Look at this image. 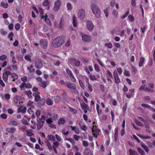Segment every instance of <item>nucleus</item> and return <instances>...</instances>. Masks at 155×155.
<instances>
[{"instance_id":"obj_1","label":"nucleus","mask_w":155,"mask_h":155,"mask_svg":"<svg viewBox=\"0 0 155 155\" xmlns=\"http://www.w3.org/2000/svg\"><path fill=\"white\" fill-rule=\"evenodd\" d=\"M64 42V40L62 37H57L53 40L52 46L54 48H58L61 46Z\"/></svg>"},{"instance_id":"obj_2","label":"nucleus","mask_w":155,"mask_h":155,"mask_svg":"<svg viewBox=\"0 0 155 155\" xmlns=\"http://www.w3.org/2000/svg\"><path fill=\"white\" fill-rule=\"evenodd\" d=\"M91 7L93 13L95 16L97 18H100L101 12L98 7L94 4H93Z\"/></svg>"},{"instance_id":"obj_3","label":"nucleus","mask_w":155,"mask_h":155,"mask_svg":"<svg viewBox=\"0 0 155 155\" xmlns=\"http://www.w3.org/2000/svg\"><path fill=\"white\" fill-rule=\"evenodd\" d=\"M24 100L23 97L19 95H15L14 98V101L16 106L19 107L21 105Z\"/></svg>"},{"instance_id":"obj_4","label":"nucleus","mask_w":155,"mask_h":155,"mask_svg":"<svg viewBox=\"0 0 155 155\" xmlns=\"http://www.w3.org/2000/svg\"><path fill=\"white\" fill-rule=\"evenodd\" d=\"M113 75L115 80V83L116 84H118L120 82V80L118 76L117 72L116 71H114L113 72Z\"/></svg>"},{"instance_id":"obj_5","label":"nucleus","mask_w":155,"mask_h":155,"mask_svg":"<svg viewBox=\"0 0 155 155\" xmlns=\"http://www.w3.org/2000/svg\"><path fill=\"white\" fill-rule=\"evenodd\" d=\"M66 71L67 74L69 75L71 81L73 82H75L76 79L74 78L71 71L68 68H67Z\"/></svg>"},{"instance_id":"obj_6","label":"nucleus","mask_w":155,"mask_h":155,"mask_svg":"<svg viewBox=\"0 0 155 155\" xmlns=\"http://www.w3.org/2000/svg\"><path fill=\"white\" fill-rule=\"evenodd\" d=\"M61 2L59 0H58L54 3V6L53 8V10L54 11H58L59 8L60 6L61 5Z\"/></svg>"},{"instance_id":"obj_7","label":"nucleus","mask_w":155,"mask_h":155,"mask_svg":"<svg viewBox=\"0 0 155 155\" xmlns=\"http://www.w3.org/2000/svg\"><path fill=\"white\" fill-rule=\"evenodd\" d=\"M85 15L84 11L82 9H79L78 12V18L81 19H83Z\"/></svg>"},{"instance_id":"obj_8","label":"nucleus","mask_w":155,"mask_h":155,"mask_svg":"<svg viewBox=\"0 0 155 155\" xmlns=\"http://www.w3.org/2000/svg\"><path fill=\"white\" fill-rule=\"evenodd\" d=\"M40 44L44 49H46L48 46V42L45 39H42L40 41Z\"/></svg>"},{"instance_id":"obj_9","label":"nucleus","mask_w":155,"mask_h":155,"mask_svg":"<svg viewBox=\"0 0 155 155\" xmlns=\"http://www.w3.org/2000/svg\"><path fill=\"white\" fill-rule=\"evenodd\" d=\"M41 19L44 18V20L47 24L49 26H51L52 23L50 21L49 18L48 17V16L46 14H45V15H43L41 16Z\"/></svg>"},{"instance_id":"obj_10","label":"nucleus","mask_w":155,"mask_h":155,"mask_svg":"<svg viewBox=\"0 0 155 155\" xmlns=\"http://www.w3.org/2000/svg\"><path fill=\"white\" fill-rule=\"evenodd\" d=\"M65 86L69 88L75 90L76 89V86L75 84L70 82L65 83Z\"/></svg>"},{"instance_id":"obj_11","label":"nucleus","mask_w":155,"mask_h":155,"mask_svg":"<svg viewBox=\"0 0 155 155\" xmlns=\"http://www.w3.org/2000/svg\"><path fill=\"white\" fill-rule=\"evenodd\" d=\"M82 40L85 42H90L91 41V37L90 35H84L82 36Z\"/></svg>"},{"instance_id":"obj_12","label":"nucleus","mask_w":155,"mask_h":155,"mask_svg":"<svg viewBox=\"0 0 155 155\" xmlns=\"http://www.w3.org/2000/svg\"><path fill=\"white\" fill-rule=\"evenodd\" d=\"M87 28L89 31H92L93 30L94 25L92 22L88 20L87 21Z\"/></svg>"},{"instance_id":"obj_13","label":"nucleus","mask_w":155,"mask_h":155,"mask_svg":"<svg viewBox=\"0 0 155 155\" xmlns=\"http://www.w3.org/2000/svg\"><path fill=\"white\" fill-rule=\"evenodd\" d=\"M39 92L34 93L33 94V96L35 97V102L38 101L41 99Z\"/></svg>"},{"instance_id":"obj_14","label":"nucleus","mask_w":155,"mask_h":155,"mask_svg":"<svg viewBox=\"0 0 155 155\" xmlns=\"http://www.w3.org/2000/svg\"><path fill=\"white\" fill-rule=\"evenodd\" d=\"M50 2L48 0H45L43 3V5L45 7H46V9L47 10H49L50 8L49 5Z\"/></svg>"},{"instance_id":"obj_15","label":"nucleus","mask_w":155,"mask_h":155,"mask_svg":"<svg viewBox=\"0 0 155 155\" xmlns=\"http://www.w3.org/2000/svg\"><path fill=\"white\" fill-rule=\"evenodd\" d=\"M35 67L38 69H41L43 66V64L40 60H38L35 62Z\"/></svg>"},{"instance_id":"obj_16","label":"nucleus","mask_w":155,"mask_h":155,"mask_svg":"<svg viewBox=\"0 0 155 155\" xmlns=\"http://www.w3.org/2000/svg\"><path fill=\"white\" fill-rule=\"evenodd\" d=\"M37 128L38 130L41 129L42 127L43 126L44 122L41 120H39L38 119H37Z\"/></svg>"},{"instance_id":"obj_17","label":"nucleus","mask_w":155,"mask_h":155,"mask_svg":"<svg viewBox=\"0 0 155 155\" xmlns=\"http://www.w3.org/2000/svg\"><path fill=\"white\" fill-rule=\"evenodd\" d=\"M27 111L30 115H31L30 117H31L32 119L35 118V116L34 115V112L31 108H29L27 110Z\"/></svg>"},{"instance_id":"obj_18","label":"nucleus","mask_w":155,"mask_h":155,"mask_svg":"<svg viewBox=\"0 0 155 155\" xmlns=\"http://www.w3.org/2000/svg\"><path fill=\"white\" fill-rule=\"evenodd\" d=\"M16 129L13 127H11L9 128H7L6 129V131L8 133L11 134H14L15 131H16Z\"/></svg>"},{"instance_id":"obj_19","label":"nucleus","mask_w":155,"mask_h":155,"mask_svg":"<svg viewBox=\"0 0 155 155\" xmlns=\"http://www.w3.org/2000/svg\"><path fill=\"white\" fill-rule=\"evenodd\" d=\"M53 100L56 103H59L61 101V98L59 96H56L53 97Z\"/></svg>"},{"instance_id":"obj_20","label":"nucleus","mask_w":155,"mask_h":155,"mask_svg":"<svg viewBox=\"0 0 155 155\" xmlns=\"http://www.w3.org/2000/svg\"><path fill=\"white\" fill-rule=\"evenodd\" d=\"M45 103L47 105L49 106H51L53 104V101L51 99L49 98L47 99Z\"/></svg>"},{"instance_id":"obj_21","label":"nucleus","mask_w":155,"mask_h":155,"mask_svg":"<svg viewBox=\"0 0 155 155\" xmlns=\"http://www.w3.org/2000/svg\"><path fill=\"white\" fill-rule=\"evenodd\" d=\"M27 69L30 73L34 72L35 71V69L33 68V66L32 64L30 66L28 67L27 68Z\"/></svg>"},{"instance_id":"obj_22","label":"nucleus","mask_w":155,"mask_h":155,"mask_svg":"<svg viewBox=\"0 0 155 155\" xmlns=\"http://www.w3.org/2000/svg\"><path fill=\"white\" fill-rule=\"evenodd\" d=\"M46 102V100L44 98L40 99V100L38 101V104L40 105H44Z\"/></svg>"},{"instance_id":"obj_23","label":"nucleus","mask_w":155,"mask_h":155,"mask_svg":"<svg viewBox=\"0 0 155 155\" xmlns=\"http://www.w3.org/2000/svg\"><path fill=\"white\" fill-rule=\"evenodd\" d=\"M129 155H139L137 152L131 149L129 150Z\"/></svg>"},{"instance_id":"obj_24","label":"nucleus","mask_w":155,"mask_h":155,"mask_svg":"<svg viewBox=\"0 0 155 155\" xmlns=\"http://www.w3.org/2000/svg\"><path fill=\"white\" fill-rule=\"evenodd\" d=\"M45 143L46 144V145L48 147V149L50 150H52L53 147L51 146V144L50 142L48 140H47L45 141Z\"/></svg>"},{"instance_id":"obj_25","label":"nucleus","mask_w":155,"mask_h":155,"mask_svg":"<svg viewBox=\"0 0 155 155\" xmlns=\"http://www.w3.org/2000/svg\"><path fill=\"white\" fill-rule=\"evenodd\" d=\"M141 147L144 149L145 151L147 153L149 152V148L145 143H142L141 145Z\"/></svg>"},{"instance_id":"obj_26","label":"nucleus","mask_w":155,"mask_h":155,"mask_svg":"<svg viewBox=\"0 0 155 155\" xmlns=\"http://www.w3.org/2000/svg\"><path fill=\"white\" fill-rule=\"evenodd\" d=\"M66 122L65 120L63 118H61L58 120V124L59 125L64 124Z\"/></svg>"},{"instance_id":"obj_27","label":"nucleus","mask_w":155,"mask_h":155,"mask_svg":"<svg viewBox=\"0 0 155 155\" xmlns=\"http://www.w3.org/2000/svg\"><path fill=\"white\" fill-rule=\"evenodd\" d=\"M145 58L143 57H141L140 58V62L139 65L140 67H142L143 64V63L144 62Z\"/></svg>"},{"instance_id":"obj_28","label":"nucleus","mask_w":155,"mask_h":155,"mask_svg":"<svg viewBox=\"0 0 155 155\" xmlns=\"http://www.w3.org/2000/svg\"><path fill=\"white\" fill-rule=\"evenodd\" d=\"M77 18L74 15L73 17V24L74 27H76L77 26Z\"/></svg>"},{"instance_id":"obj_29","label":"nucleus","mask_w":155,"mask_h":155,"mask_svg":"<svg viewBox=\"0 0 155 155\" xmlns=\"http://www.w3.org/2000/svg\"><path fill=\"white\" fill-rule=\"evenodd\" d=\"M8 76L6 74L4 73L3 74L2 79L5 82H7L8 80Z\"/></svg>"},{"instance_id":"obj_30","label":"nucleus","mask_w":155,"mask_h":155,"mask_svg":"<svg viewBox=\"0 0 155 155\" xmlns=\"http://www.w3.org/2000/svg\"><path fill=\"white\" fill-rule=\"evenodd\" d=\"M33 130L30 129L29 130H27L26 131L27 135L28 137H31L34 135V134L32 133Z\"/></svg>"},{"instance_id":"obj_31","label":"nucleus","mask_w":155,"mask_h":155,"mask_svg":"<svg viewBox=\"0 0 155 155\" xmlns=\"http://www.w3.org/2000/svg\"><path fill=\"white\" fill-rule=\"evenodd\" d=\"M47 137L48 139L50 140L54 141L55 140V137L54 136L52 135H48Z\"/></svg>"},{"instance_id":"obj_32","label":"nucleus","mask_w":155,"mask_h":155,"mask_svg":"<svg viewBox=\"0 0 155 155\" xmlns=\"http://www.w3.org/2000/svg\"><path fill=\"white\" fill-rule=\"evenodd\" d=\"M25 94H26L29 98H32V92L30 90H29L28 91H25Z\"/></svg>"},{"instance_id":"obj_33","label":"nucleus","mask_w":155,"mask_h":155,"mask_svg":"<svg viewBox=\"0 0 155 155\" xmlns=\"http://www.w3.org/2000/svg\"><path fill=\"white\" fill-rule=\"evenodd\" d=\"M139 136L140 137L143 139H149L151 138V137L150 136L148 135H140Z\"/></svg>"},{"instance_id":"obj_34","label":"nucleus","mask_w":155,"mask_h":155,"mask_svg":"<svg viewBox=\"0 0 155 155\" xmlns=\"http://www.w3.org/2000/svg\"><path fill=\"white\" fill-rule=\"evenodd\" d=\"M12 77L13 78V81H14L15 80L17 79L18 78V76L15 73H12Z\"/></svg>"},{"instance_id":"obj_35","label":"nucleus","mask_w":155,"mask_h":155,"mask_svg":"<svg viewBox=\"0 0 155 155\" xmlns=\"http://www.w3.org/2000/svg\"><path fill=\"white\" fill-rule=\"evenodd\" d=\"M14 36V34L13 32H10L8 35V37L10 39V41H12L13 40V38Z\"/></svg>"},{"instance_id":"obj_36","label":"nucleus","mask_w":155,"mask_h":155,"mask_svg":"<svg viewBox=\"0 0 155 155\" xmlns=\"http://www.w3.org/2000/svg\"><path fill=\"white\" fill-rule=\"evenodd\" d=\"M64 20L61 18L59 24V28H62L64 25Z\"/></svg>"},{"instance_id":"obj_37","label":"nucleus","mask_w":155,"mask_h":155,"mask_svg":"<svg viewBox=\"0 0 155 155\" xmlns=\"http://www.w3.org/2000/svg\"><path fill=\"white\" fill-rule=\"evenodd\" d=\"M51 117L53 120H56L58 117V114L56 113L52 114L51 115Z\"/></svg>"},{"instance_id":"obj_38","label":"nucleus","mask_w":155,"mask_h":155,"mask_svg":"<svg viewBox=\"0 0 155 155\" xmlns=\"http://www.w3.org/2000/svg\"><path fill=\"white\" fill-rule=\"evenodd\" d=\"M39 85L41 87L45 88L46 87V82L45 81H42L40 83Z\"/></svg>"},{"instance_id":"obj_39","label":"nucleus","mask_w":155,"mask_h":155,"mask_svg":"<svg viewBox=\"0 0 155 155\" xmlns=\"http://www.w3.org/2000/svg\"><path fill=\"white\" fill-rule=\"evenodd\" d=\"M94 68L95 71L97 72L100 71V69L98 65L96 64H94Z\"/></svg>"},{"instance_id":"obj_40","label":"nucleus","mask_w":155,"mask_h":155,"mask_svg":"<svg viewBox=\"0 0 155 155\" xmlns=\"http://www.w3.org/2000/svg\"><path fill=\"white\" fill-rule=\"evenodd\" d=\"M131 67L132 73H134V74H136L137 72V70L133 65H132Z\"/></svg>"},{"instance_id":"obj_41","label":"nucleus","mask_w":155,"mask_h":155,"mask_svg":"<svg viewBox=\"0 0 155 155\" xmlns=\"http://www.w3.org/2000/svg\"><path fill=\"white\" fill-rule=\"evenodd\" d=\"M7 58V56L3 54L0 56V61H3L6 60Z\"/></svg>"},{"instance_id":"obj_42","label":"nucleus","mask_w":155,"mask_h":155,"mask_svg":"<svg viewBox=\"0 0 155 155\" xmlns=\"http://www.w3.org/2000/svg\"><path fill=\"white\" fill-rule=\"evenodd\" d=\"M9 125H12L14 126H17L18 124L17 122L15 120H11L9 123Z\"/></svg>"},{"instance_id":"obj_43","label":"nucleus","mask_w":155,"mask_h":155,"mask_svg":"<svg viewBox=\"0 0 155 155\" xmlns=\"http://www.w3.org/2000/svg\"><path fill=\"white\" fill-rule=\"evenodd\" d=\"M54 61L53 62L54 64L56 66H59L61 64L60 61L59 60H54Z\"/></svg>"},{"instance_id":"obj_44","label":"nucleus","mask_w":155,"mask_h":155,"mask_svg":"<svg viewBox=\"0 0 155 155\" xmlns=\"http://www.w3.org/2000/svg\"><path fill=\"white\" fill-rule=\"evenodd\" d=\"M137 150L138 153L140 155H144L145 153L140 148H137Z\"/></svg>"},{"instance_id":"obj_45","label":"nucleus","mask_w":155,"mask_h":155,"mask_svg":"<svg viewBox=\"0 0 155 155\" xmlns=\"http://www.w3.org/2000/svg\"><path fill=\"white\" fill-rule=\"evenodd\" d=\"M147 28V25H144L143 26H141L140 27V29L141 30L142 32L143 33L146 29Z\"/></svg>"},{"instance_id":"obj_46","label":"nucleus","mask_w":155,"mask_h":155,"mask_svg":"<svg viewBox=\"0 0 155 155\" xmlns=\"http://www.w3.org/2000/svg\"><path fill=\"white\" fill-rule=\"evenodd\" d=\"M90 78L92 81H97V79L96 78L95 75L94 74H91L90 75Z\"/></svg>"},{"instance_id":"obj_47","label":"nucleus","mask_w":155,"mask_h":155,"mask_svg":"<svg viewBox=\"0 0 155 155\" xmlns=\"http://www.w3.org/2000/svg\"><path fill=\"white\" fill-rule=\"evenodd\" d=\"M8 5L7 3H5L3 2L1 3V6L4 8H8Z\"/></svg>"},{"instance_id":"obj_48","label":"nucleus","mask_w":155,"mask_h":155,"mask_svg":"<svg viewBox=\"0 0 155 155\" xmlns=\"http://www.w3.org/2000/svg\"><path fill=\"white\" fill-rule=\"evenodd\" d=\"M112 14L116 18H118V12L117 11L115 10L114 9L112 12Z\"/></svg>"},{"instance_id":"obj_49","label":"nucleus","mask_w":155,"mask_h":155,"mask_svg":"<svg viewBox=\"0 0 155 155\" xmlns=\"http://www.w3.org/2000/svg\"><path fill=\"white\" fill-rule=\"evenodd\" d=\"M25 83H22L19 86V87L21 90H24L25 89Z\"/></svg>"},{"instance_id":"obj_50","label":"nucleus","mask_w":155,"mask_h":155,"mask_svg":"<svg viewBox=\"0 0 155 155\" xmlns=\"http://www.w3.org/2000/svg\"><path fill=\"white\" fill-rule=\"evenodd\" d=\"M53 144V146L52 147H55V148H58L59 145V143L58 142L55 141L54 142Z\"/></svg>"},{"instance_id":"obj_51","label":"nucleus","mask_w":155,"mask_h":155,"mask_svg":"<svg viewBox=\"0 0 155 155\" xmlns=\"http://www.w3.org/2000/svg\"><path fill=\"white\" fill-rule=\"evenodd\" d=\"M128 18L131 22H133L134 21V16L132 15H129Z\"/></svg>"},{"instance_id":"obj_52","label":"nucleus","mask_w":155,"mask_h":155,"mask_svg":"<svg viewBox=\"0 0 155 155\" xmlns=\"http://www.w3.org/2000/svg\"><path fill=\"white\" fill-rule=\"evenodd\" d=\"M124 74L126 77H130V76L129 71L126 70H125L124 71Z\"/></svg>"},{"instance_id":"obj_53","label":"nucleus","mask_w":155,"mask_h":155,"mask_svg":"<svg viewBox=\"0 0 155 155\" xmlns=\"http://www.w3.org/2000/svg\"><path fill=\"white\" fill-rule=\"evenodd\" d=\"M66 140L70 141L72 145H74L75 143V141L73 139L71 138H69L66 139Z\"/></svg>"},{"instance_id":"obj_54","label":"nucleus","mask_w":155,"mask_h":155,"mask_svg":"<svg viewBox=\"0 0 155 155\" xmlns=\"http://www.w3.org/2000/svg\"><path fill=\"white\" fill-rule=\"evenodd\" d=\"M144 90L145 91H147L148 92H154V90L151 89H150L148 87H146L144 89Z\"/></svg>"},{"instance_id":"obj_55","label":"nucleus","mask_w":155,"mask_h":155,"mask_svg":"<svg viewBox=\"0 0 155 155\" xmlns=\"http://www.w3.org/2000/svg\"><path fill=\"white\" fill-rule=\"evenodd\" d=\"M81 106L82 109L85 110L87 107V105L85 103H83L81 104Z\"/></svg>"},{"instance_id":"obj_56","label":"nucleus","mask_w":155,"mask_h":155,"mask_svg":"<svg viewBox=\"0 0 155 155\" xmlns=\"http://www.w3.org/2000/svg\"><path fill=\"white\" fill-rule=\"evenodd\" d=\"M87 86L88 90L90 92H92L93 91V90L92 85L90 84H87Z\"/></svg>"},{"instance_id":"obj_57","label":"nucleus","mask_w":155,"mask_h":155,"mask_svg":"<svg viewBox=\"0 0 155 155\" xmlns=\"http://www.w3.org/2000/svg\"><path fill=\"white\" fill-rule=\"evenodd\" d=\"M67 9L68 10H71L72 9V7L71 4L69 3L68 2L67 4Z\"/></svg>"},{"instance_id":"obj_58","label":"nucleus","mask_w":155,"mask_h":155,"mask_svg":"<svg viewBox=\"0 0 155 155\" xmlns=\"http://www.w3.org/2000/svg\"><path fill=\"white\" fill-rule=\"evenodd\" d=\"M80 128L81 130H83L84 131H86L87 129V127L85 125H83Z\"/></svg>"},{"instance_id":"obj_59","label":"nucleus","mask_w":155,"mask_h":155,"mask_svg":"<svg viewBox=\"0 0 155 155\" xmlns=\"http://www.w3.org/2000/svg\"><path fill=\"white\" fill-rule=\"evenodd\" d=\"M105 46H107L108 48L111 49L112 47V44L111 43H107L105 44Z\"/></svg>"},{"instance_id":"obj_60","label":"nucleus","mask_w":155,"mask_h":155,"mask_svg":"<svg viewBox=\"0 0 155 155\" xmlns=\"http://www.w3.org/2000/svg\"><path fill=\"white\" fill-rule=\"evenodd\" d=\"M141 106L143 107L146 108H151L150 106L147 104H141Z\"/></svg>"},{"instance_id":"obj_61","label":"nucleus","mask_w":155,"mask_h":155,"mask_svg":"<svg viewBox=\"0 0 155 155\" xmlns=\"http://www.w3.org/2000/svg\"><path fill=\"white\" fill-rule=\"evenodd\" d=\"M137 118L139 120H140L141 121L144 123V124H146V122H147V121L146 120L144 119L143 118L141 117H138Z\"/></svg>"},{"instance_id":"obj_62","label":"nucleus","mask_w":155,"mask_h":155,"mask_svg":"<svg viewBox=\"0 0 155 155\" xmlns=\"http://www.w3.org/2000/svg\"><path fill=\"white\" fill-rule=\"evenodd\" d=\"M15 28L16 30H18L20 28V25L19 24L17 23L16 24L15 26Z\"/></svg>"},{"instance_id":"obj_63","label":"nucleus","mask_w":155,"mask_h":155,"mask_svg":"<svg viewBox=\"0 0 155 155\" xmlns=\"http://www.w3.org/2000/svg\"><path fill=\"white\" fill-rule=\"evenodd\" d=\"M79 82L80 86L84 88L85 87V85L80 80H79Z\"/></svg>"},{"instance_id":"obj_64","label":"nucleus","mask_w":155,"mask_h":155,"mask_svg":"<svg viewBox=\"0 0 155 155\" xmlns=\"http://www.w3.org/2000/svg\"><path fill=\"white\" fill-rule=\"evenodd\" d=\"M0 32L2 35H6L7 33V32L6 31H5L2 29L0 31Z\"/></svg>"}]
</instances>
